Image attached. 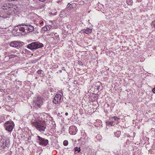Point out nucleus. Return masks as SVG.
I'll use <instances>...</instances> for the list:
<instances>
[{"label":"nucleus","instance_id":"f257e3e1","mask_svg":"<svg viewBox=\"0 0 155 155\" xmlns=\"http://www.w3.org/2000/svg\"><path fill=\"white\" fill-rule=\"evenodd\" d=\"M20 26V29L21 30L22 34L25 35L29 32L33 31L34 29V27L30 25H25L24 24H21Z\"/></svg>","mask_w":155,"mask_h":155},{"label":"nucleus","instance_id":"f03ea898","mask_svg":"<svg viewBox=\"0 0 155 155\" xmlns=\"http://www.w3.org/2000/svg\"><path fill=\"white\" fill-rule=\"evenodd\" d=\"M32 123L37 129L40 131H44L46 128V124L43 121H38L33 122Z\"/></svg>","mask_w":155,"mask_h":155},{"label":"nucleus","instance_id":"7ed1b4c3","mask_svg":"<svg viewBox=\"0 0 155 155\" xmlns=\"http://www.w3.org/2000/svg\"><path fill=\"white\" fill-rule=\"evenodd\" d=\"M44 45L42 43L37 41L29 44L27 45V48L31 50H33L41 48Z\"/></svg>","mask_w":155,"mask_h":155},{"label":"nucleus","instance_id":"20e7f679","mask_svg":"<svg viewBox=\"0 0 155 155\" xmlns=\"http://www.w3.org/2000/svg\"><path fill=\"white\" fill-rule=\"evenodd\" d=\"M14 127V124L13 121H7L5 124V129L9 132H11Z\"/></svg>","mask_w":155,"mask_h":155},{"label":"nucleus","instance_id":"39448f33","mask_svg":"<svg viewBox=\"0 0 155 155\" xmlns=\"http://www.w3.org/2000/svg\"><path fill=\"white\" fill-rule=\"evenodd\" d=\"M37 137V142L40 145L45 146L48 144V140L45 139L39 136H38Z\"/></svg>","mask_w":155,"mask_h":155},{"label":"nucleus","instance_id":"423d86ee","mask_svg":"<svg viewBox=\"0 0 155 155\" xmlns=\"http://www.w3.org/2000/svg\"><path fill=\"white\" fill-rule=\"evenodd\" d=\"M9 45L12 47L15 48L17 49L21 48L22 45L19 42L16 41H13L9 43Z\"/></svg>","mask_w":155,"mask_h":155},{"label":"nucleus","instance_id":"0eeeda50","mask_svg":"<svg viewBox=\"0 0 155 155\" xmlns=\"http://www.w3.org/2000/svg\"><path fill=\"white\" fill-rule=\"evenodd\" d=\"M20 26L19 25L15 27L13 31V32L16 35H19L20 34L22 35V33L20 29Z\"/></svg>","mask_w":155,"mask_h":155},{"label":"nucleus","instance_id":"6e6552de","mask_svg":"<svg viewBox=\"0 0 155 155\" xmlns=\"http://www.w3.org/2000/svg\"><path fill=\"white\" fill-rule=\"evenodd\" d=\"M61 96L59 94H57L56 95L53 100V102L54 103L57 104L59 103L61 101Z\"/></svg>","mask_w":155,"mask_h":155},{"label":"nucleus","instance_id":"1a4fd4ad","mask_svg":"<svg viewBox=\"0 0 155 155\" xmlns=\"http://www.w3.org/2000/svg\"><path fill=\"white\" fill-rule=\"evenodd\" d=\"M35 105L38 106L39 107H41L42 105V101L39 97H37L36 100L34 101Z\"/></svg>","mask_w":155,"mask_h":155},{"label":"nucleus","instance_id":"9d476101","mask_svg":"<svg viewBox=\"0 0 155 155\" xmlns=\"http://www.w3.org/2000/svg\"><path fill=\"white\" fill-rule=\"evenodd\" d=\"M77 130L76 129V128L75 126H71L69 127V132L72 135L76 134Z\"/></svg>","mask_w":155,"mask_h":155},{"label":"nucleus","instance_id":"9b49d317","mask_svg":"<svg viewBox=\"0 0 155 155\" xmlns=\"http://www.w3.org/2000/svg\"><path fill=\"white\" fill-rule=\"evenodd\" d=\"M11 5L9 3H5L4 4L3 9L7 11H10L11 9Z\"/></svg>","mask_w":155,"mask_h":155},{"label":"nucleus","instance_id":"f8f14e48","mask_svg":"<svg viewBox=\"0 0 155 155\" xmlns=\"http://www.w3.org/2000/svg\"><path fill=\"white\" fill-rule=\"evenodd\" d=\"M8 145L7 141L5 140H1L0 142V146H1L3 148H4Z\"/></svg>","mask_w":155,"mask_h":155},{"label":"nucleus","instance_id":"ddd939ff","mask_svg":"<svg viewBox=\"0 0 155 155\" xmlns=\"http://www.w3.org/2000/svg\"><path fill=\"white\" fill-rule=\"evenodd\" d=\"M120 119L119 118H118L117 117L114 116L113 117H111L110 118V121L113 122V123L114 124V123H117L118 121V120Z\"/></svg>","mask_w":155,"mask_h":155},{"label":"nucleus","instance_id":"4468645a","mask_svg":"<svg viewBox=\"0 0 155 155\" xmlns=\"http://www.w3.org/2000/svg\"><path fill=\"white\" fill-rule=\"evenodd\" d=\"M83 31L84 32L87 34L91 33L92 31L91 30L90 28H87L86 29H84L83 30Z\"/></svg>","mask_w":155,"mask_h":155},{"label":"nucleus","instance_id":"2eb2a0df","mask_svg":"<svg viewBox=\"0 0 155 155\" xmlns=\"http://www.w3.org/2000/svg\"><path fill=\"white\" fill-rule=\"evenodd\" d=\"M114 134L116 137H120V131H117L115 132Z\"/></svg>","mask_w":155,"mask_h":155},{"label":"nucleus","instance_id":"dca6fc26","mask_svg":"<svg viewBox=\"0 0 155 155\" xmlns=\"http://www.w3.org/2000/svg\"><path fill=\"white\" fill-rule=\"evenodd\" d=\"M74 150L75 152L77 151V153H79L81 151L80 147H76L74 148Z\"/></svg>","mask_w":155,"mask_h":155},{"label":"nucleus","instance_id":"f3484780","mask_svg":"<svg viewBox=\"0 0 155 155\" xmlns=\"http://www.w3.org/2000/svg\"><path fill=\"white\" fill-rule=\"evenodd\" d=\"M127 4L129 5H132L133 1L132 0H127L126 1Z\"/></svg>","mask_w":155,"mask_h":155},{"label":"nucleus","instance_id":"a211bd4d","mask_svg":"<svg viewBox=\"0 0 155 155\" xmlns=\"http://www.w3.org/2000/svg\"><path fill=\"white\" fill-rule=\"evenodd\" d=\"M48 28H49V27L45 26V27H43L42 29V30L44 31H46L47 30H48Z\"/></svg>","mask_w":155,"mask_h":155},{"label":"nucleus","instance_id":"6ab92c4d","mask_svg":"<svg viewBox=\"0 0 155 155\" xmlns=\"http://www.w3.org/2000/svg\"><path fill=\"white\" fill-rule=\"evenodd\" d=\"M63 143L64 146H67L68 144V142L67 140H65L64 141Z\"/></svg>","mask_w":155,"mask_h":155},{"label":"nucleus","instance_id":"aec40b11","mask_svg":"<svg viewBox=\"0 0 155 155\" xmlns=\"http://www.w3.org/2000/svg\"><path fill=\"white\" fill-rule=\"evenodd\" d=\"M0 17H2L3 18H4V19L5 18V19H7V20H8V18H9L8 17H7L6 16L3 15L2 16L1 15H0Z\"/></svg>","mask_w":155,"mask_h":155},{"label":"nucleus","instance_id":"412c9836","mask_svg":"<svg viewBox=\"0 0 155 155\" xmlns=\"http://www.w3.org/2000/svg\"><path fill=\"white\" fill-rule=\"evenodd\" d=\"M107 123L108 124H110V125H114V124L113 123V122H111L110 121H108V122H107Z\"/></svg>","mask_w":155,"mask_h":155},{"label":"nucleus","instance_id":"4be33fe9","mask_svg":"<svg viewBox=\"0 0 155 155\" xmlns=\"http://www.w3.org/2000/svg\"><path fill=\"white\" fill-rule=\"evenodd\" d=\"M42 71L41 70H39L38 71L37 73L38 74H40L41 73V72Z\"/></svg>","mask_w":155,"mask_h":155},{"label":"nucleus","instance_id":"5701e85b","mask_svg":"<svg viewBox=\"0 0 155 155\" xmlns=\"http://www.w3.org/2000/svg\"><path fill=\"white\" fill-rule=\"evenodd\" d=\"M135 134H135V133H134H134H133V136H131V137H132L133 138H134V137H135Z\"/></svg>","mask_w":155,"mask_h":155},{"label":"nucleus","instance_id":"b1692460","mask_svg":"<svg viewBox=\"0 0 155 155\" xmlns=\"http://www.w3.org/2000/svg\"><path fill=\"white\" fill-rule=\"evenodd\" d=\"M152 91L153 93H155V87L152 90Z\"/></svg>","mask_w":155,"mask_h":155},{"label":"nucleus","instance_id":"393cba45","mask_svg":"<svg viewBox=\"0 0 155 155\" xmlns=\"http://www.w3.org/2000/svg\"><path fill=\"white\" fill-rule=\"evenodd\" d=\"M68 115V113L67 112H66L65 113V115L66 116H67Z\"/></svg>","mask_w":155,"mask_h":155},{"label":"nucleus","instance_id":"a878e982","mask_svg":"<svg viewBox=\"0 0 155 155\" xmlns=\"http://www.w3.org/2000/svg\"><path fill=\"white\" fill-rule=\"evenodd\" d=\"M43 23H44V22L43 21H41L40 22V24L41 25V24H43Z\"/></svg>","mask_w":155,"mask_h":155},{"label":"nucleus","instance_id":"bb28decb","mask_svg":"<svg viewBox=\"0 0 155 155\" xmlns=\"http://www.w3.org/2000/svg\"><path fill=\"white\" fill-rule=\"evenodd\" d=\"M48 30H50V28L49 27V28H48Z\"/></svg>","mask_w":155,"mask_h":155},{"label":"nucleus","instance_id":"cd10ccee","mask_svg":"<svg viewBox=\"0 0 155 155\" xmlns=\"http://www.w3.org/2000/svg\"><path fill=\"white\" fill-rule=\"evenodd\" d=\"M153 22H152V25H153Z\"/></svg>","mask_w":155,"mask_h":155}]
</instances>
